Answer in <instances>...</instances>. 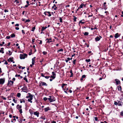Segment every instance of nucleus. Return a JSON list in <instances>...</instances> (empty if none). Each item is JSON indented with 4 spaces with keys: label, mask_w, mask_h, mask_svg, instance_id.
<instances>
[{
    "label": "nucleus",
    "mask_w": 123,
    "mask_h": 123,
    "mask_svg": "<svg viewBox=\"0 0 123 123\" xmlns=\"http://www.w3.org/2000/svg\"><path fill=\"white\" fill-rule=\"evenodd\" d=\"M16 121V119L15 118H14L13 119V120L11 121V122H14L15 121Z\"/></svg>",
    "instance_id": "43"
},
{
    "label": "nucleus",
    "mask_w": 123,
    "mask_h": 123,
    "mask_svg": "<svg viewBox=\"0 0 123 123\" xmlns=\"http://www.w3.org/2000/svg\"><path fill=\"white\" fill-rule=\"evenodd\" d=\"M49 98H48V99L49 100L50 102H51L54 101V100H53V99L52 100L51 96H49Z\"/></svg>",
    "instance_id": "9"
},
{
    "label": "nucleus",
    "mask_w": 123,
    "mask_h": 123,
    "mask_svg": "<svg viewBox=\"0 0 123 123\" xmlns=\"http://www.w3.org/2000/svg\"><path fill=\"white\" fill-rule=\"evenodd\" d=\"M32 29L31 30V31H34L35 30V26H34L32 28Z\"/></svg>",
    "instance_id": "34"
},
{
    "label": "nucleus",
    "mask_w": 123,
    "mask_h": 123,
    "mask_svg": "<svg viewBox=\"0 0 123 123\" xmlns=\"http://www.w3.org/2000/svg\"><path fill=\"white\" fill-rule=\"evenodd\" d=\"M15 76L16 77H19L20 76V75L19 74H16V75Z\"/></svg>",
    "instance_id": "50"
},
{
    "label": "nucleus",
    "mask_w": 123,
    "mask_h": 123,
    "mask_svg": "<svg viewBox=\"0 0 123 123\" xmlns=\"http://www.w3.org/2000/svg\"><path fill=\"white\" fill-rule=\"evenodd\" d=\"M19 29V27H17L15 28V29L16 30H18Z\"/></svg>",
    "instance_id": "63"
},
{
    "label": "nucleus",
    "mask_w": 123,
    "mask_h": 123,
    "mask_svg": "<svg viewBox=\"0 0 123 123\" xmlns=\"http://www.w3.org/2000/svg\"><path fill=\"white\" fill-rule=\"evenodd\" d=\"M114 104L115 105H117L118 104V103H117V102H114Z\"/></svg>",
    "instance_id": "54"
},
{
    "label": "nucleus",
    "mask_w": 123,
    "mask_h": 123,
    "mask_svg": "<svg viewBox=\"0 0 123 123\" xmlns=\"http://www.w3.org/2000/svg\"><path fill=\"white\" fill-rule=\"evenodd\" d=\"M24 80H25L26 81V82H28V80L26 78V77H24Z\"/></svg>",
    "instance_id": "36"
},
{
    "label": "nucleus",
    "mask_w": 123,
    "mask_h": 123,
    "mask_svg": "<svg viewBox=\"0 0 123 123\" xmlns=\"http://www.w3.org/2000/svg\"><path fill=\"white\" fill-rule=\"evenodd\" d=\"M47 40V43H49L52 42V39L50 38L49 39L47 38L46 39V41Z\"/></svg>",
    "instance_id": "11"
},
{
    "label": "nucleus",
    "mask_w": 123,
    "mask_h": 123,
    "mask_svg": "<svg viewBox=\"0 0 123 123\" xmlns=\"http://www.w3.org/2000/svg\"><path fill=\"white\" fill-rule=\"evenodd\" d=\"M84 4L83 3L81 4L80 5V6L79 7V8H82L83 7V6H84Z\"/></svg>",
    "instance_id": "24"
},
{
    "label": "nucleus",
    "mask_w": 123,
    "mask_h": 123,
    "mask_svg": "<svg viewBox=\"0 0 123 123\" xmlns=\"http://www.w3.org/2000/svg\"><path fill=\"white\" fill-rule=\"evenodd\" d=\"M35 57H34L32 59V65H34V64L35 62Z\"/></svg>",
    "instance_id": "15"
},
{
    "label": "nucleus",
    "mask_w": 123,
    "mask_h": 123,
    "mask_svg": "<svg viewBox=\"0 0 123 123\" xmlns=\"http://www.w3.org/2000/svg\"><path fill=\"white\" fill-rule=\"evenodd\" d=\"M43 54L44 55L47 54V52H46V51H43Z\"/></svg>",
    "instance_id": "37"
},
{
    "label": "nucleus",
    "mask_w": 123,
    "mask_h": 123,
    "mask_svg": "<svg viewBox=\"0 0 123 123\" xmlns=\"http://www.w3.org/2000/svg\"><path fill=\"white\" fill-rule=\"evenodd\" d=\"M44 14L46 15H47L49 17L51 15L50 13V12H44Z\"/></svg>",
    "instance_id": "5"
},
{
    "label": "nucleus",
    "mask_w": 123,
    "mask_h": 123,
    "mask_svg": "<svg viewBox=\"0 0 123 123\" xmlns=\"http://www.w3.org/2000/svg\"><path fill=\"white\" fill-rule=\"evenodd\" d=\"M63 49H61L57 51V52H62L63 51Z\"/></svg>",
    "instance_id": "28"
},
{
    "label": "nucleus",
    "mask_w": 123,
    "mask_h": 123,
    "mask_svg": "<svg viewBox=\"0 0 123 123\" xmlns=\"http://www.w3.org/2000/svg\"><path fill=\"white\" fill-rule=\"evenodd\" d=\"M27 88L26 86H24L23 88H22L21 90L23 92H26L27 93L26 91H27Z\"/></svg>",
    "instance_id": "4"
},
{
    "label": "nucleus",
    "mask_w": 123,
    "mask_h": 123,
    "mask_svg": "<svg viewBox=\"0 0 123 123\" xmlns=\"http://www.w3.org/2000/svg\"><path fill=\"white\" fill-rule=\"evenodd\" d=\"M41 75L43 77H45V76H44L43 74V73L41 74Z\"/></svg>",
    "instance_id": "60"
},
{
    "label": "nucleus",
    "mask_w": 123,
    "mask_h": 123,
    "mask_svg": "<svg viewBox=\"0 0 123 123\" xmlns=\"http://www.w3.org/2000/svg\"><path fill=\"white\" fill-rule=\"evenodd\" d=\"M55 76H51L50 77L52 78V79H54L55 78Z\"/></svg>",
    "instance_id": "40"
},
{
    "label": "nucleus",
    "mask_w": 123,
    "mask_h": 123,
    "mask_svg": "<svg viewBox=\"0 0 123 123\" xmlns=\"http://www.w3.org/2000/svg\"><path fill=\"white\" fill-rule=\"evenodd\" d=\"M25 100H23V99H20V103H22L23 102L24 103H25Z\"/></svg>",
    "instance_id": "26"
},
{
    "label": "nucleus",
    "mask_w": 123,
    "mask_h": 123,
    "mask_svg": "<svg viewBox=\"0 0 123 123\" xmlns=\"http://www.w3.org/2000/svg\"><path fill=\"white\" fill-rule=\"evenodd\" d=\"M21 96V94L20 93H17V96L18 97H19L20 96Z\"/></svg>",
    "instance_id": "31"
},
{
    "label": "nucleus",
    "mask_w": 123,
    "mask_h": 123,
    "mask_svg": "<svg viewBox=\"0 0 123 123\" xmlns=\"http://www.w3.org/2000/svg\"><path fill=\"white\" fill-rule=\"evenodd\" d=\"M4 48H1L0 49V52L2 54L4 53Z\"/></svg>",
    "instance_id": "17"
},
{
    "label": "nucleus",
    "mask_w": 123,
    "mask_h": 123,
    "mask_svg": "<svg viewBox=\"0 0 123 123\" xmlns=\"http://www.w3.org/2000/svg\"><path fill=\"white\" fill-rule=\"evenodd\" d=\"M48 99V98H47L46 97H44L43 98V100H44L45 101H46Z\"/></svg>",
    "instance_id": "45"
},
{
    "label": "nucleus",
    "mask_w": 123,
    "mask_h": 123,
    "mask_svg": "<svg viewBox=\"0 0 123 123\" xmlns=\"http://www.w3.org/2000/svg\"><path fill=\"white\" fill-rule=\"evenodd\" d=\"M70 73L71 74V75L70 76V77H72L73 76V73L72 71V70H70Z\"/></svg>",
    "instance_id": "23"
},
{
    "label": "nucleus",
    "mask_w": 123,
    "mask_h": 123,
    "mask_svg": "<svg viewBox=\"0 0 123 123\" xmlns=\"http://www.w3.org/2000/svg\"><path fill=\"white\" fill-rule=\"evenodd\" d=\"M105 13H106V15H108V14H109V13H108V12H107V11H105Z\"/></svg>",
    "instance_id": "57"
},
{
    "label": "nucleus",
    "mask_w": 123,
    "mask_h": 123,
    "mask_svg": "<svg viewBox=\"0 0 123 123\" xmlns=\"http://www.w3.org/2000/svg\"><path fill=\"white\" fill-rule=\"evenodd\" d=\"M120 115L121 116H123V112H121L120 113Z\"/></svg>",
    "instance_id": "61"
},
{
    "label": "nucleus",
    "mask_w": 123,
    "mask_h": 123,
    "mask_svg": "<svg viewBox=\"0 0 123 123\" xmlns=\"http://www.w3.org/2000/svg\"><path fill=\"white\" fill-rule=\"evenodd\" d=\"M8 52H9L8 55H11L12 54V52L10 51H9Z\"/></svg>",
    "instance_id": "39"
},
{
    "label": "nucleus",
    "mask_w": 123,
    "mask_h": 123,
    "mask_svg": "<svg viewBox=\"0 0 123 123\" xmlns=\"http://www.w3.org/2000/svg\"><path fill=\"white\" fill-rule=\"evenodd\" d=\"M84 23V22H82V20H81L79 22V23H81L82 24H83Z\"/></svg>",
    "instance_id": "49"
},
{
    "label": "nucleus",
    "mask_w": 123,
    "mask_h": 123,
    "mask_svg": "<svg viewBox=\"0 0 123 123\" xmlns=\"http://www.w3.org/2000/svg\"><path fill=\"white\" fill-rule=\"evenodd\" d=\"M50 77V76H45V78L46 79H49V77Z\"/></svg>",
    "instance_id": "51"
},
{
    "label": "nucleus",
    "mask_w": 123,
    "mask_h": 123,
    "mask_svg": "<svg viewBox=\"0 0 123 123\" xmlns=\"http://www.w3.org/2000/svg\"><path fill=\"white\" fill-rule=\"evenodd\" d=\"M95 121H97L98 120V118L97 117H95Z\"/></svg>",
    "instance_id": "58"
},
{
    "label": "nucleus",
    "mask_w": 123,
    "mask_h": 123,
    "mask_svg": "<svg viewBox=\"0 0 123 123\" xmlns=\"http://www.w3.org/2000/svg\"><path fill=\"white\" fill-rule=\"evenodd\" d=\"M52 100L53 99V100H54V101L55 100V98L54 97H52Z\"/></svg>",
    "instance_id": "53"
},
{
    "label": "nucleus",
    "mask_w": 123,
    "mask_h": 123,
    "mask_svg": "<svg viewBox=\"0 0 123 123\" xmlns=\"http://www.w3.org/2000/svg\"><path fill=\"white\" fill-rule=\"evenodd\" d=\"M22 33L23 34H25V32H24V31L23 30H22Z\"/></svg>",
    "instance_id": "64"
},
{
    "label": "nucleus",
    "mask_w": 123,
    "mask_h": 123,
    "mask_svg": "<svg viewBox=\"0 0 123 123\" xmlns=\"http://www.w3.org/2000/svg\"><path fill=\"white\" fill-rule=\"evenodd\" d=\"M100 39V38L99 37L97 36L95 38V40L96 41H99Z\"/></svg>",
    "instance_id": "18"
},
{
    "label": "nucleus",
    "mask_w": 123,
    "mask_h": 123,
    "mask_svg": "<svg viewBox=\"0 0 123 123\" xmlns=\"http://www.w3.org/2000/svg\"><path fill=\"white\" fill-rule=\"evenodd\" d=\"M59 20L60 22L62 23V19L61 18H60Z\"/></svg>",
    "instance_id": "42"
},
{
    "label": "nucleus",
    "mask_w": 123,
    "mask_h": 123,
    "mask_svg": "<svg viewBox=\"0 0 123 123\" xmlns=\"http://www.w3.org/2000/svg\"><path fill=\"white\" fill-rule=\"evenodd\" d=\"M4 64L6 65L8 64V63L6 61H5V62L4 63Z\"/></svg>",
    "instance_id": "52"
},
{
    "label": "nucleus",
    "mask_w": 123,
    "mask_h": 123,
    "mask_svg": "<svg viewBox=\"0 0 123 123\" xmlns=\"http://www.w3.org/2000/svg\"><path fill=\"white\" fill-rule=\"evenodd\" d=\"M122 14L121 15V17H123V11L122 12Z\"/></svg>",
    "instance_id": "59"
},
{
    "label": "nucleus",
    "mask_w": 123,
    "mask_h": 123,
    "mask_svg": "<svg viewBox=\"0 0 123 123\" xmlns=\"http://www.w3.org/2000/svg\"><path fill=\"white\" fill-rule=\"evenodd\" d=\"M47 27H44V26H43L41 29V31H43Z\"/></svg>",
    "instance_id": "20"
},
{
    "label": "nucleus",
    "mask_w": 123,
    "mask_h": 123,
    "mask_svg": "<svg viewBox=\"0 0 123 123\" xmlns=\"http://www.w3.org/2000/svg\"><path fill=\"white\" fill-rule=\"evenodd\" d=\"M118 89L119 90V91L121 90V86H118Z\"/></svg>",
    "instance_id": "30"
},
{
    "label": "nucleus",
    "mask_w": 123,
    "mask_h": 123,
    "mask_svg": "<svg viewBox=\"0 0 123 123\" xmlns=\"http://www.w3.org/2000/svg\"><path fill=\"white\" fill-rule=\"evenodd\" d=\"M17 108L18 110H19L20 109H21V108L22 107V106L21 105H17Z\"/></svg>",
    "instance_id": "13"
},
{
    "label": "nucleus",
    "mask_w": 123,
    "mask_h": 123,
    "mask_svg": "<svg viewBox=\"0 0 123 123\" xmlns=\"http://www.w3.org/2000/svg\"><path fill=\"white\" fill-rule=\"evenodd\" d=\"M115 81H116V83L117 85H119L120 84V82L119 80L117 79H116L115 80Z\"/></svg>",
    "instance_id": "8"
},
{
    "label": "nucleus",
    "mask_w": 123,
    "mask_h": 123,
    "mask_svg": "<svg viewBox=\"0 0 123 123\" xmlns=\"http://www.w3.org/2000/svg\"><path fill=\"white\" fill-rule=\"evenodd\" d=\"M42 41L41 40H40V42L39 43V44H42Z\"/></svg>",
    "instance_id": "62"
},
{
    "label": "nucleus",
    "mask_w": 123,
    "mask_h": 123,
    "mask_svg": "<svg viewBox=\"0 0 123 123\" xmlns=\"http://www.w3.org/2000/svg\"><path fill=\"white\" fill-rule=\"evenodd\" d=\"M85 61L86 62H89L91 61V60L90 59H86Z\"/></svg>",
    "instance_id": "38"
},
{
    "label": "nucleus",
    "mask_w": 123,
    "mask_h": 123,
    "mask_svg": "<svg viewBox=\"0 0 123 123\" xmlns=\"http://www.w3.org/2000/svg\"><path fill=\"white\" fill-rule=\"evenodd\" d=\"M23 119H21V118H19V119H18V121L19 122H22V121Z\"/></svg>",
    "instance_id": "22"
},
{
    "label": "nucleus",
    "mask_w": 123,
    "mask_h": 123,
    "mask_svg": "<svg viewBox=\"0 0 123 123\" xmlns=\"http://www.w3.org/2000/svg\"><path fill=\"white\" fill-rule=\"evenodd\" d=\"M45 111V112L49 110H50V109L49 107H47L44 108Z\"/></svg>",
    "instance_id": "16"
},
{
    "label": "nucleus",
    "mask_w": 123,
    "mask_h": 123,
    "mask_svg": "<svg viewBox=\"0 0 123 123\" xmlns=\"http://www.w3.org/2000/svg\"><path fill=\"white\" fill-rule=\"evenodd\" d=\"M123 104V103L122 102H121L120 101H119L118 102V105L119 106H121Z\"/></svg>",
    "instance_id": "19"
},
{
    "label": "nucleus",
    "mask_w": 123,
    "mask_h": 123,
    "mask_svg": "<svg viewBox=\"0 0 123 123\" xmlns=\"http://www.w3.org/2000/svg\"><path fill=\"white\" fill-rule=\"evenodd\" d=\"M31 96H30L29 98L28 99V102H30L31 103H32V101L31 100H32L33 99V95H31Z\"/></svg>",
    "instance_id": "7"
},
{
    "label": "nucleus",
    "mask_w": 123,
    "mask_h": 123,
    "mask_svg": "<svg viewBox=\"0 0 123 123\" xmlns=\"http://www.w3.org/2000/svg\"><path fill=\"white\" fill-rule=\"evenodd\" d=\"M8 61L9 62L10 61L11 62H12L13 60L11 58H10L9 59H8Z\"/></svg>",
    "instance_id": "33"
},
{
    "label": "nucleus",
    "mask_w": 123,
    "mask_h": 123,
    "mask_svg": "<svg viewBox=\"0 0 123 123\" xmlns=\"http://www.w3.org/2000/svg\"><path fill=\"white\" fill-rule=\"evenodd\" d=\"M15 35L14 34H12L10 35L11 37L12 38L14 37H15Z\"/></svg>",
    "instance_id": "21"
},
{
    "label": "nucleus",
    "mask_w": 123,
    "mask_h": 123,
    "mask_svg": "<svg viewBox=\"0 0 123 123\" xmlns=\"http://www.w3.org/2000/svg\"><path fill=\"white\" fill-rule=\"evenodd\" d=\"M77 18L76 17L74 16V21L76 22V19Z\"/></svg>",
    "instance_id": "44"
},
{
    "label": "nucleus",
    "mask_w": 123,
    "mask_h": 123,
    "mask_svg": "<svg viewBox=\"0 0 123 123\" xmlns=\"http://www.w3.org/2000/svg\"><path fill=\"white\" fill-rule=\"evenodd\" d=\"M30 113L31 114H32L33 113V111L31 110H29Z\"/></svg>",
    "instance_id": "27"
},
{
    "label": "nucleus",
    "mask_w": 123,
    "mask_h": 123,
    "mask_svg": "<svg viewBox=\"0 0 123 123\" xmlns=\"http://www.w3.org/2000/svg\"><path fill=\"white\" fill-rule=\"evenodd\" d=\"M19 110V111L20 113H22V109H20Z\"/></svg>",
    "instance_id": "48"
},
{
    "label": "nucleus",
    "mask_w": 123,
    "mask_h": 123,
    "mask_svg": "<svg viewBox=\"0 0 123 123\" xmlns=\"http://www.w3.org/2000/svg\"><path fill=\"white\" fill-rule=\"evenodd\" d=\"M93 16V14L92 13H91V15H89L88 16V17L89 18V17H92Z\"/></svg>",
    "instance_id": "55"
},
{
    "label": "nucleus",
    "mask_w": 123,
    "mask_h": 123,
    "mask_svg": "<svg viewBox=\"0 0 123 123\" xmlns=\"http://www.w3.org/2000/svg\"><path fill=\"white\" fill-rule=\"evenodd\" d=\"M5 80L3 79H0V84H2L4 82Z\"/></svg>",
    "instance_id": "10"
},
{
    "label": "nucleus",
    "mask_w": 123,
    "mask_h": 123,
    "mask_svg": "<svg viewBox=\"0 0 123 123\" xmlns=\"http://www.w3.org/2000/svg\"><path fill=\"white\" fill-rule=\"evenodd\" d=\"M13 82L11 80H9L7 84V85L8 86H12L13 85Z\"/></svg>",
    "instance_id": "3"
},
{
    "label": "nucleus",
    "mask_w": 123,
    "mask_h": 123,
    "mask_svg": "<svg viewBox=\"0 0 123 123\" xmlns=\"http://www.w3.org/2000/svg\"><path fill=\"white\" fill-rule=\"evenodd\" d=\"M86 77V76L85 75H83L82 76L81 78L80 79V80L81 82H83L84 80V78H85Z\"/></svg>",
    "instance_id": "6"
},
{
    "label": "nucleus",
    "mask_w": 123,
    "mask_h": 123,
    "mask_svg": "<svg viewBox=\"0 0 123 123\" xmlns=\"http://www.w3.org/2000/svg\"><path fill=\"white\" fill-rule=\"evenodd\" d=\"M76 60L75 59L73 61V63L75 65V62L76 61Z\"/></svg>",
    "instance_id": "41"
},
{
    "label": "nucleus",
    "mask_w": 123,
    "mask_h": 123,
    "mask_svg": "<svg viewBox=\"0 0 123 123\" xmlns=\"http://www.w3.org/2000/svg\"><path fill=\"white\" fill-rule=\"evenodd\" d=\"M27 57V55L26 54H20V58L21 59H24L25 58Z\"/></svg>",
    "instance_id": "2"
},
{
    "label": "nucleus",
    "mask_w": 123,
    "mask_h": 123,
    "mask_svg": "<svg viewBox=\"0 0 123 123\" xmlns=\"http://www.w3.org/2000/svg\"><path fill=\"white\" fill-rule=\"evenodd\" d=\"M88 32H85L84 33V35L85 36H87L88 35Z\"/></svg>",
    "instance_id": "29"
},
{
    "label": "nucleus",
    "mask_w": 123,
    "mask_h": 123,
    "mask_svg": "<svg viewBox=\"0 0 123 123\" xmlns=\"http://www.w3.org/2000/svg\"><path fill=\"white\" fill-rule=\"evenodd\" d=\"M30 20L29 19L26 20H25V23H26L27 22H30Z\"/></svg>",
    "instance_id": "35"
},
{
    "label": "nucleus",
    "mask_w": 123,
    "mask_h": 123,
    "mask_svg": "<svg viewBox=\"0 0 123 123\" xmlns=\"http://www.w3.org/2000/svg\"><path fill=\"white\" fill-rule=\"evenodd\" d=\"M6 38L7 39H10L11 38V36H7L6 37Z\"/></svg>",
    "instance_id": "47"
},
{
    "label": "nucleus",
    "mask_w": 123,
    "mask_h": 123,
    "mask_svg": "<svg viewBox=\"0 0 123 123\" xmlns=\"http://www.w3.org/2000/svg\"><path fill=\"white\" fill-rule=\"evenodd\" d=\"M4 11L5 12H8V11L6 9L4 10Z\"/></svg>",
    "instance_id": "56"
},
{
    "label": "nucleus",
    "mask_w": 123,
    "mask_h": 123,
    "mask_svg": "<svg viewBox=\"0 0 123 123\" xmlns=\"http://www.w3.org/2000/svg\"><path fill=\"white\" fill-rule=\"evenodd\" d=\"M48 85L45 82H42L40 81L39 82V86H47Z\"/></svg>",
    "instance_id": "1"
},
{
    "label": "nucleus",
    "mask_w": 123,
    "mask_h": 123,
    "mask_svg": "<svg viewBox=\"0 0 123 123\" xmlns=\"http://www.w3.org/2000/svg\"><path fill=\"white\" fill-rule=\"evenodd\" d=\"M70 60V58H68L67 59L65 60V61L66 62H68V61Z\"/></svg>",
    "instance_id": "25"
},
{
    "label": "nucleus",
    "mask_w": 123,
    "mask_h": 123,
    "mask_svg": "<svg viewBox=\"0 0 123 123\" xmlns=\"http://www.w3.org/2000/svg\"><path fill=\"white\" fill-rule=\"evenodd\" d=\"M33 113L34 115L37 116V117H39V113L38 111L35 112Z\"/></svg>",
    "instance_id": "12"
},
{
    "label": "nucleus",
    "mask_w": 123,
    "mask_h": 123,
    "mask_svg": "<svg viewBox=\"0 0 123 123\" xmlns=\"http://www.w3.org/2000/svg\"><path fill=\"white\" fill-rule=\"evenodd\" d=\"M120 35H119V34L118 33H117L115 34V37L116 38H117L119 37Z\"/></svg>",
    "instance_id": "14"
},
{
    "label": "nucleus",
    "mask_w": 123,
    "mask_h": 123,
    "mask_svg": "<svg viewBox=\"0 0 123 123\" xmlns=\"http://www.w3.org/2000/svg\"><path fill=\"white\" fill-rule=\"evenodd\" d=\"M52 74L53 76H55L56 75V74L54 72H52Z\"/></svg>",
    "instance_id": "46"
},
{
    "label": "nucleus",
    "mask_w": 123,
    "mask_h": 123,
    "mask_svg": "<svg viewBox=\"0 0 123 123\" xmlns=\"http://www.w3.org/2000/svg\"><path fill=\"white\" fill-rule=\"evenodd\" d=\"M13 100L15 103H17V100H15L14 97L13 98Z\"/></svg>",
    "instance_id": "32"
}]
</instances>
